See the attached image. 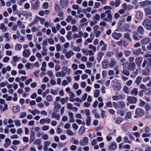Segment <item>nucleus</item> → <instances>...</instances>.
Here are the masks:
<instances>
[{
	"mask_svg": "<svg viewBox=\"0 0 151 151\" xmlns=\"http://www.w3.org/2000/svg\"><path fill=\"white\" fill-rule=\"evenodd\" d=\"M14 122L15 124V125L19 127L21 125L20 121L19 120H15L14 121Z\"/></svg>",
	"mask_w": 151,
	"mask_h": 151,
	"instance_id": "61",
	"label": "nucleus"
},
{
	"mask_svg": "<svg viewBox=\"0 0 151 151\" xmlns=\"http://www.w3.org/2000/svg\"><path fill=\"white\" fill-rule=\"evenodd\" d=\"M108 60L105 59L104 60L102 63V67L104 69H106L108 67Z\"/></svg>",
	"mask_w": 151,
	"mask_h": 151,
	"instance_id": "25",
	"label": "nucleus"
},
{
	"mask_svg": "<svg viewBox=\"0 0 151 151\" xmlns=\"http://www.w3.org/2000/svg\"><path fill=\"white\" fill-rule=\"evenodd\" d=\"M54 106V108L56 109H59L61 108V105L60 104H58L57 102L55 103Z\"/></svg>",
	"mask_w": 151,
	"mask_h": 151,
	"instance_id": "56",
	"label": "nucleus"
},
{
	"mask_svg": "<svg viewBox=\"0 0 151 151\" xmlns=\"http://www.w3.org/2000/svg\"><path fill=\"white\" fill-rule=\"evenodd\" d=\"M30 52L28 49H25L23 52V55L25 58L28 57L30 55Z\"/></svg>",
	"mask_w": 151,
	"mask_h": 151,
	"instance_id": "13",
	"label": "nucleus"
},
{
	"mask_svg": "<svg viewBox=\"0 0 151 151\" xmlns=\"http://www.w3.org/2000/svg\"><path fill=\"white\" fill-rule=\"evenodd\" d=\"M60 127V125L58 126L56 129L57 133L58 134H60L62 132V130Z\"/></svg>",
	"mask_w": 151,
	"mask_h": 151,
	"instance_id": "60",
	"label": "nucleus"
},
{
	"mask_svg": "<svg viewBox=\"0 0 151 151\" xmlns=\"http://www.w3.org/2000/svg\"><path fill=\"white\" fill-rule=\"evenodd\" d=\"M114 88L116 90H119L121 87V84L118 82H116L113 85Z\"/></svg>",
	"mask_w": 151,
	"mask_h": 151,
	"instance_id": "21",
	"label": "nucleus"
},
{
	"mask_svg": "<svg viewBox=\"0 0 151 151\" xmlns=\"http://www.w3.org/2000/svg\"><path fill=\"white\" fill-rule=\"evenodd\" d=\"M117 147V145L115 142H113L109 147V149L111 150H115Z\"/></svg>",
	"mask_w": 151,
	"mask_h": 151,
	"instance_id": "24",
	"label": "nucleus"
},
{
	"mask_svg": "<svg viewBox=\"0 0 151 151\" xmlns=\"http://www.w3.org/2000/svg\"><path fill=\"white\" fill-rule=\"evenodd\" d=\"M142 79V78L140 76L137 77L135 81V83L137 84V85H139L141 83Z\"/></svg>",
	"mask_w": 151,
	"mask_h": 151,
	"instance_id": "37",
	"label": "nucleus"
},
{
	"mask_svg": "<svg viewBox=\"0 0 151 151\" xmlns=\"http://www.w3.org/2000/svg\"><path fill=\"white\" fill-rule=\"evenodd\" d=\"M150 38L149 37H147L143 39L141 41V42L143 45H146L150 41Z\"/></svg>",
	"mask_w": 151,
	"mask_h": 151,
	"instance_id": "18",
	"label": "nucleus"
},
{
	"mask_svg": "<svg viewBox=\"0 0 151 151\" xmlns=\"http://www.w3.org/2000/svg\"><path fill=\"white\" fill-rule=\"evenodd\" d=\"M145 94L146 95H150L151 94V88H147L144 91Z\"/></svg>",
	"mask_w": 151,
	"mask_h": 151,
	"instance_id": "33",
	"label": "nucleus"
},
{
	"mask_svg": "<svg viewBox=\"0 0 151 151\" xmlns=\"http://www.w3.org/2000/svg\"><path fill=\"white\" fill-rule=\"evenodd\" d=\"M141 51L142 50L141 48H138L134 51L133 53L134 54L137 55H139L140 54Z\"/></svg>",
	"mask_w": 151,
	"mask_h": 151,
	"instance_id": "36",
	"label": "nucleus"
},
{
	"mask_svg": "<svg viewBox=\"0 0 151 151\" xmlns=\"http://www.w3.org/2000/svg\"><path fill=\"white\" fill-rule=\"evenodd\" d=\"M41 142H34V144L37 145H39L38 149L39 150H40L42 149V146L40 145Z\"/></svg>",
	"mask_w": 151,
	"mask_h": 151,
	"instance_id": "62",
	"label": "nucleus"
},
{
	"mask_svg": "<svg viewBox=\"0 0 151 151\" xmlns=\"http://www.w3.org/2000/svg\"><path fill=\"white\" fill-rule=\"evenodd\" d=\"M100 93V91L99 90L97 89L96 90L94 91V96L95 98L98 97Z\"/></svg>",
	"mask_w": 151,
	"mask_h": 151,
	"instance_id": "40",
	"label": "nucleus"
},
{
	"mask_svg": "<svg viewBox=\"0 0 151 151\" xmlns=\"http://www.w3.org/2000/svg\"><path fill=\"white\" fill-rule=\"evenodd\" d=\"M122 7L126 11H129V10L133 8V6L131 5H127V4L126 3H124L122 5Z\"/></svg>",
	"mask_w": 151,
	"mask_h": 151,
	"instance_id": "11",
	"label": "nucleus"
},
{
	"mask_svg": "<svg viewBox=\"0 0 151 151\" xmlns=\"http://www.w3.org/2000/svg\"><path fill=\"white\" fill-rule=\"evenodd\" d=\"M88 48L89 49L92 50L94 52H95L96 51V47L92 45H90L89 46Z\"/></svg>",
	"mask_w": 151,
	"mask_h": 151,
	"instance_id": "49",
	"label": "nucleus"
},
{
	"mask_svg": "<svg viewBox=\"0 0 151 151\" xmlns=\"http://www.w3.org/2000/svg\"><path fill=\"white\" fill-rule=\"evenodd\" d=\"M129 66L130 69L131 70H134L135 68L136 65L134 62L130 63Z\"/></svg>",
	"mask_w": 151,
	"mask_h": 151,
	"instance_id": "30",
	"label": "nucleus"
},
{
	"mask_svg": "<svg viewBox=\"0 0 151 151\" xmlns=\"http://www.w3.org/2000/svg\"><path fill=\"white\" fill-rule=\"evenodd\" d=\"M142 17L143 14L142 12L140 11L138 12L136 15V17L138 19H141Z\"/></svg>",
	"mask_w": 151,
	"mask_h": 151,
	"instance_id": "31",
	"label": "nucleus"
},
{
	"mask_svg": "<svg viewBox=\"0 0 151 151\" xmlns=\"http://www.w3.org/2000/svg\"><path fill=\"white\" fill-rule=\"evenodd\" d=\"M135 114L136 115L134 116V117L135 118H138L144 115V111L143 109L141 108H137L135 111Z\"/></svg>",
	"mask_w": 151,
	"mask_h": 151,
	"instance_id": "2",
	"label": "nucleus"
},
{
	"mask_svg": "<svg viewBox=\"0 0 151 151\" xmlns=\"http://www.w3.org/2000/svg\"><path fill=\"white\" fill-rule=\"evenodd\" d=\"M122 73L126 76H129V72L127 69L125 67L123 68V70L122 71Z\"/></svg>",
	"mask_w": 151,
	"mask_h": 151,
	"instance_id": "23",
	"label": "nucleus"
},
{
	"mask_svg": "<svg viewBox=\"0 0 151 151\" xmlns=\"http://www.w3.org/2000/svg\"><path fill=\"white\" fill-rule=\"evenodd\" d=\"M48 43L51 44L53 45L54 43V41L53 39L52 38H49L47 39Z\"/></svg>",
	"mask_w": 151,
	"mask_h": 151,
	"instance_id": "63",
	"label": "nucleus"
},
{
	"mask_svg": "<svg viewBox=\"0 0 151 151\" xmlns=\"http://www.w3.org/2000/svg\"><path fill=\"white\" fill-rule=\"evenodd\" d=\"M32 114L34 116L36 115V114H39L40 113V111L37 109H34L32 111Z\"/></svg>",
	"mask_w": 151,
	"mask_h": 151,
	"instance_id": "41",
	"label": "nucleus"
},
{
	"mask_svg": "<svg viewBox=\"0 0 151 151\" xmlns=\"http://www.w3.org/2000/svg\"><path fill=\"white\" fill-rule=\"evenodd\" d=\"M143 60V58L141 57H137L135 59V61L137 66L140 67Z\"/></svg>",
	"mask_w": 151,
	"mask_h": 151,
	"instance_id": "9",
	"label": "nucleus"
},
{
	"mask_svg": "<svg viewBox=\"0 0 151 151\" xmlns=\"http://www.w3.org/2000/svg\"><path fill=\"white\" fill-rule=\"evenodd\" d=\"M144 57L145 58H147V60L148 61L146 68L151 67V55L146 54L144 55Z\"/></svg>",
	"mask_w": 151,
	"mask_h": 151,
	"instance_id": "7",
	"label": "nucleus"
},
{
	"mask_svg": "<svg viewBox=\"0 0 151 151\" xmlns=\"http://www.w3.org/2000/svg\"><path fill=\"white\" fill-rule=\"evenodd\" d=\"M31 133L30 137V140L31 141H33L35 139V133L34 131H31Z\"/></svg>",
	"mask_w": 151,
	"mask_h": 151,
	"instance_id": "44",
	"label": "nucleus"
},
{
	"mask_svg": "<svg viewBox=\"0 0 151 151\" xmlns=\"http://www.w3.org/2000/svg\"><path fill=\"white\" fill-rule=\"evenodd\" d=\"M138 93V89L137 88H133L131 91V94L132 95L136 96Z\"/></svg>",
	"mask_w": 151,
	"mask_h": 151,
	"instance_id": "26",
	"label": "nucleus"
},
{
	"mask_svg": "<svg viewBox=\"0 0 151 151\" xmlns=\"http://www.w3.org/2000/svg\"><path fill=\"white\" fill-rule=\"evenodd\" d=\"M132 113L131 112H127L125 116V117L127 119H131V118Z\"/></svg>",
	"mask_w": 151,
	"mask_h": 151,
	"instance_id": "47",
	"label": "nucleus"
},
{
	"mask_svg": "<svg viewBox=\"0 0 151 151\" xmlns=\"http://www.w3.org/2000/svg\"><path fill=\"white\" fill-rule=\"evenodd\" d=\"M143 25L147 29H151V22L149 20L145 19L143 23Z\"/></svg>",
	"mask_w": 151,
	"mask_h": 151,
	"instance_id": "3",
	"label": "nucleus"
},
{
	"mask_svg": "<svg viewBox=\"0 0 151 151\" xmlns=\"http://www.w3.org/2000/svg\"><path fill=\"white\" fill-rule=\"evenodd\" d=\"M74 55V52L72 50H70L66 52L65 55L67 58L70 59Z\"/></svg>",
	"mask_w": 151,
	"mask_h": 151,
	"instance_id": "15",
	"label": "nucleus"
},
{
	"mask_svg": "<svg viewBox=\"0 0 151 151\" xmlns=\"http://www.w3.org/2000/svg\"><path fill=\"white\" fill-rule=\"evenodd\" d=\"M71 72V69L70 68L68 69V67L66 66H64L62 68V73H64L65 74V75L67 73L69 75L70 74Z\"/></svg>",
	"mask_w": 151,
	"mask_h": 151,
	"instance_id": "12",
	"label": "nucleus"
},
{
	"mask_svg": "<svg viewBox=\"0 0 151 151\" xmlns=\"http://www.w3.org/2000/svg\"><path fill=\"white\" fill-rule=\"evenodd\" d=\"M52 117L53 118H55L56 120H59L60 119V115L59 114L54 112L52 113Z\"/></svg>",
	"mask_w": 151,
	"mask_h": 151,
	"instance_id": "16",
	"label": "nucleus"
},
{
	"mask_svg": "<svg viewBox=\"0 0 151 151\" xmlns=\"http://www.w3.org/2000/svg\"><path fill=\"white\" fill-rule=\"evenodd\" d=\"M27 115L26 113L25 112H22L21 113V114L19 116L20 118L22 119L25 117Z\"/></svg>",
	"mask_w": 151,
	"mask_h": 151,
	"instance_id": "59",
	"label": "nucleus"
},
{
	"mask_svg": "<svg viewBox=\"0 0 151 151\" xmlns=\"http://www.w3.org/2000/svg\"><path fill=\"white\" fill-rule=\"evenodd\" d=\"M72 33L71 31H69L67 33V34L66 35V37L68 40H70L71 39L72 37L71 36Z\"/></svg>",
	"mask_w": 151,
	"mask_h": 151,
	"instance_id": "48",
	"label": "nucleus"
},
{
	"mask_svg": "<svg viewBox=\"0 0 151 151\" xmlns=\"http://www.w3.org/2000/svg\"><path fill=\"white\" fill-rule=\"evenodd\" d=\"M119 108L120 109H124L125 106V104L124 101H120L118 102Z\"/></svg>",
	"mask_w": 151,
	"mask_h": 151,
	"instance_id": "17",
	"label": "nucleus"
},
{
	"mask_svg": "<svg viewBox=\"0 0 151 151\" xmlns=\"http://www.w3.org/2000/svg\"><path fill=\"white\" fill-rule=\"evenodd\" d=\"M116 60L114 59H111L110 63L109 64V66L111 67L114 66L116 64Z\"/></svg>",
	"mask_w": 151,
	"mask_h": 151,
	"instance_id": "27",
	"label": "nucleus"
},
{
	"mask_svg": "<svg viewBox=\"0 0 151 151\" xmlns=\"http://www.w3.org/2000/svg\"><path fill=\"white\" fill-rule=\"evenodd\" d=\"M69 3L68 0H60V4L63 8L67 7Z\"/></svg>",
	"mask_w": 151,
	"mask_h": 151,
	"instance_id": "10",
	"label": "nucleus"
},
{
	"mask_svg": "<svg viewBox=\"0 0 151 151\" xmlns=\"http://www.w3.org/2000/svg\"><path fill=\"white\" fill-rule=\"evenodd\" d=\"M40 2L38 0H36L35 3L33 6V8L34 10H36L38 9L39 7Z\"/></svg>",
	"mask_w": 151,
	"mask_h": 151,
	"instance_id": "20",
	"label": "nucleus"
},
{
	"mask_svg": "<svg viewBox=\"0 0 151 151\" xmlns=\"http://www.w3.org/2000/svg\"><path fill=\"white\" fill-rule=\"evenodd\" d=\"M114 52L115 54V56L117 59H119L123 56V52L119 50L118 48H116L114 50Z\"/></svg>",
	"mask_w": 151,
	"mask_h": 151,
	"instance_id": "5",
	"label": "nucleus"
},
{
	"mask_svg": "<svg viewBox=\"0 0 151 151\" xmlns=\"http://www.w3.org/2000/svg\"><path fill=\"white\" fill-rule=\"evenodd\" d=\"M4 37L6 38H7V41L8 42H9L10 40V38L9 37V33L7 32L4 34Z\"/></svg>",
	"mask_w": 151,
	"mask_h": 151,
	"instance_id": "50",
	"label": "nucleus"
},
{
	"mask_svg": "<svg viewBox=\"0 0 151 151\" xmlns=\"http://www.w3.org/2000/svg\"><path fill=\"white\" fill-rule=\"evenodd\" d=\"M117 97L118 100H123L125 99V96L124 94H119L118 96L117 95Z\"/></svg>",
	"mask_w": 151,
	"mask_h": 151,
	"instance_id": "43",
	"label": "nucleus"
},
{
	"mask_svg": "<svg viewBox=\"0 0 151 151\" xmlns=\"http://www.w3.org/2000/svg\"><path fill=\"white\" fill-rule=\"evenodd\" d=\"M20 57H18L17 56H15L13 57V62H16L18 60L21 59Z\"/></svg>",
	"mask_w": 151,
	"mask_h": 151,
	"instance_id": "54",
	"label": "nucleus"
},
{
	"mask_svg": "<svg viewBox=\"0 0 151 151\" xmlns=\"http://www.w3.org/2000/svg\"><path fill=\"white\" fill-rule=\"evenodd\" d=\"M88 94L86 93H85L83 95L82 97V98L81 99V100L82 101V102H83V101H85L87 97Z\"/></svg>",
	"mask_w": 151,
	"mask_h": 151,
	"instance_id": "57",
	"label": "nucleus"
},
{
	"mask_svg": "<svg viewBox=\"0 0 151 151\" xmlns=\"http://www.w3.org/2000/svg\"><path fill=\"white\" fill-rule=\"evenodd\" d=\"M137 32L140 34L143 35L144 33V29L142 26H139L137 29Z\"/></svg>",
	"mask_w": 151,
	"mask_h": 151,
	"instance_id": "19",
	"label": "nucleus"
},
{
	"mask_svg": "<svg viewBox=\"0 0 151 151\" xmlns=\"http://www.w3.org/2000/svg\"><path fill=\"white\" fill-rule=\"evenodd\" d=\"M123 120V119L122 118L119 117H117L115 120V122L117 124H120Z\"/></svg>",
	"mask_w": 151,
	"mask_h": 151,
	"instance_id": "32",
	"label": "nucleus"
},
{
	"mask_svg": "<svg viewBox=\"0 0 151 151\" xmlns=\"http://www.w3.org/2000/svg\"><path fill=\"white\" fill-rule=\"evenodd\" d=\"M117 114H119L121 116H124L125 114V112L121 109L118 110L116 111Z\"/></svg>",
	"mask_w": 151,
	"mask_h": 151,
	"instance_id": "45",
	"label": "nucleus"
},
{
	"mask_svg": "<svg viewBox=\"0 0 151 151\" xmlns=\"http://www.w3.org/2000/svg\"><path fill=\"white\" fill-rule=\"evenodd\" d=\"M124 37L125 38L127 39L129 41H132V39L130 36L129 34L127 33H126L124 35Z\"/></svg>",
	"mask_w": 151,
	"mask_h": 151,
	"instance_id": "46",
	"label": "nucleus"
},
{
	"mask_svg": "<svg viewBox=\"0 0 151 151\" xmlns=\"http://www.w3.org/2000/svg\"><path fill=\"white\" fill-rule=\"evenodd\" d=\"M138 35V33H136L133 35L132 36L133 39L136 41H138L139 40V38L137 36Z\"/></svg>",
	"mask_w": 151,
	"mask_h": 151,
	"instance_id": "55",
	"label": "nucleus"
},
{
	"mask_svg": "<svg viewBox=\"0 0 151 151\" xmlns=\"http://www.w3.org/2000/svg\"><path fill=\"white\" fill-rule=\"evenodd\" d=\"M65 76V74L64 73H62V72H58L56 74V76L57 77H63Z\"/></svg>",
	"mask_w": 151,
	"mask_h": 151,
	"instance_id": "34",
	"label": "nucleus"
},
{
	"mask_svg": "<svg viewBox=\"0 0 151 151\" xmlns=\"http://www.w3.org/2000/svg\"><path fill=\"white\" fill-rule=\"evenodd\" d=\"M85 130V127L83 126H81L79 132L80 134H82L84 132Z\"/></svg>",
	"mask_w": 151,
	"mask_h": 151,
	"instance_id": "53",
	"label": "nucleus"
},
{
	"mask_svg": "<svg viewBox=\"0 0 151 151\" xmlns=\"http://www.w3.org/2000/svg\"><path fill=\"white\" fill-rule=\"evenodd\" d=\"M49 4L48 2H45L43 5V7L45 9H47L49 7Z\"/></svg>",
	"mask_w": 151,
	"mask_h": 151,
	"instance_id": "64",
	"label": "nucleus"
},
{
	"mask_svg": "<svg viewBox=\"0 0 151 151\" xmlns=\"http://www.w3.org/2000/svg\"><path fill=\"white\" fill-rule=\"evenodd\" d=\"M127 102L130 104H135L137 101V98L133 96H129L127 98Z\"/></svg>",
	"mask_w": 151,
	"mask_h": 151,
	"instance_id": "4",
	"label": "nucleus"
},
{
	"mask_svg": "<svg viewBox=\"0 0 151 151\" xmlns=\"http://www.w3.org/2000/svg\"><path fill=\"white\" fill-rule=\"evenodd\" d=\"M22 45L19 44H17L15 46V49L16 50H20L22 49Z\"/></svg>",
	"mask_w": 151,
	"mask_h": 151,
	"instance_id": "42",
	"label": "nucleus"
},
{
	"mask_svg": "<svg viewBox=\"0 0 151 151\" xmlns=\"http://www.w3.org/2000/svg\"><path fill=\"white\" fill-rule=\"evenodd\" d=\"M86 124L88 126H89L90 125V122L91 121V117H87L86 119Z\"/></svg>",
	"mask_w": 151,
	"mask_h": 151,
	"instance_id": "52",
	"label": "nucleus"
},
{
	"mask_svg": "<svg viewBox=\"0 0 151 151\" xmlns=\"http://www.w3.org/2000/svg\"><path fill=\"white\" fill-rule=\"evenodd\" d=\"M100 19V16L99 14H97L95 15V16L93 17V19L99 20Z\"/></svg>",
	"mask_w": 151,
	"mask_h": 151,
	"instance_id": "58",
	"label": "nucleus"
},
{
	"mask_svg": "<svg viewBox=\"0 0 151 151\" xmlns=\"http://www.w3.org/2000/svg\"><path fill=\"white\" fill-rule=\"evenodd\" d=\"M67 134L71 136H74L76 134L75 132H73L71 129H68L66 131Z\"/></svg>",
	"mask_w": 151,
	"mask_h": 151,
	"instance_id": "28",
	"label": "nucleus"
},
{
	"mask_svg": "<svg viewBox=\"0 0 151 151\" xmlns=\"http://www.w3.org/2000/svg\"><path fill=\"white\" fill-rule=\"evenodd\" d=\"M69 96L70 101L71 102H74V98L75 97V94L73 92H71Z\"/></svg>",
	"mask_w": 151,
	"mask_h": 151,
	"instance_id": "39",
	"label": "nucleus"
},
{
	"mask_svg": "<svg viewBox=\"0 0 151 151\" xmlns=\"http://www.w3.org/2000/svg\"><path fill=\"white\" fill-rule=\"evenodd\" d=\"M0 29L2 30L3 32H5L7 30V27L3 23H2L0 25Z\"/></svg>",
	"mask_w": 151,
	"mask_h": 151,
	"instance_id": "29",
	"label": "nucleus"
},
{
	"mask_svg": "<svg viewBox=\"0 0 151 151\" xmlns=\"http://www.w3.org/2000/svg\"><path fill=\"white\" fill-rule=\"evenodd\" d=\"M123 90L125 93L127 94H129L130 91V90L128 87L126 86H124Z\"/></svg>",
	"mask_w": 151,
	"mask_h": 151,
	"instance_id": "35",
	"label": "nucleus"
},
{
	"mask_svg": "<svg viewBox=\"0 0 151 151\" xmlns=\"http://www.w3.org/2000/svg\"><path fill=\"white\" fill-rule=\"evenodd\" d=\"M139 5L140 6L145 7L151 5V1L146 0L143 2H140Z\"/></svg>",
	"mask_w": 151,
	"mask_h": 151,
	"instance_id": "8",
	"label": "nucleus"
},
{
	"mask_svg": "<svg viewBox=\"0 0 151 151\" xmlns=\"http://www.w3.org/2000/svg\"><path fill=\"white\" fill-rule=\"evenodd\" d=\"M104 55V53L102 52H99L97 54V60L98 62H100L102 58Z\"/></svg>",
	"mask_w": 151,
	"mask_h": 151,
	"instance_id": "14",
	"label": "nucleus"
},
{
	"mask_svg": "<svg viewBox=\"0 0 151 151\" xmlns=\"http://www.w3.org/2000/svg\"><path fill=\"white\" fill-rule=\"evenodd\" d=\"M20 110V106L18 105L13 107L12 108L13 111L15 113H17Z\"/></svg>",
	"mask_w": 151,
	"mask_h": 151,
	"instance_id": "22",
	"label": "nucleus"
},
{
	"mask_svg": "<svg viewBox=\"0 0 151 151\" xmlns=\"http://www.w3.org/2000/svg\"><path fill=\"white\" fill-rule=\"evenodd\" d=\"M111 12L110 10H106L104 12L101 13L100 15L101 19L104 21L111 22L113 17Z\"/></svg>",
	"mask_w": 151,
	"mask_h": 151,
	"instance_id": "1",
	"label": "nucleus"
},
{
	"mask_svg": "<svg viewBox=\"0 0 151 151\" xmlns=\"http://www.w3.org/2000/svg\"><path fill=\"white\" fill-rule=\"evenodd\" d=\"M124 53L126 57H128L130 55L131 52L130 50H125L124 51Z\"/></svg>",
	"mask_w": 151,
	"mask_h": 151,
	"instance_id": "51",
	"label": "nucleus"
},
{
	"mask_svg": "<svg viewBox=\"0 0 151 151\" xmlns=\"http://www.w3.org/2000/svg\"><path fill=\"white\" fill-rule=\"evenodd\" d=\"M112 36L114 39L119 40L122 37V35L120 33H117L115 32L112 33Z\"/></svg>",
	"mask_w": 151,
	"mask_h": 151,
	"instance_id": "6",
	"label": "nucleus"
},
{
	"mask_svg": "<svg viewBox=\"0 0 151 151\" xmlns=\"http://www.w3.org/2000/svg\"><path fill=\"white\" fill-rule=\"evenodd\" d=\"M145 14L146 15H150L151 14V9L149 8H146L145 9Z\"/></svg>",
	"mask_w": 151,
	"mask_h": 151,
	"instance_id": "38",
	"label": "nucleus"
}]
</instances>
